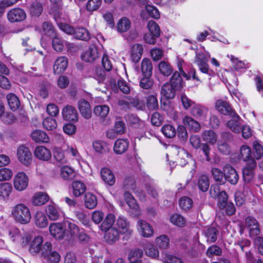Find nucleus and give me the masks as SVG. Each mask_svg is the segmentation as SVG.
I'll list each match as a JSON object with an SVG mask.
<instances>
[{
  "label": "nucleus",
  "instance_id": "nucleus-1",
  "mask_svg": "<svg viewBox=\"0 0 263 263\" xmlns=\"http://www.w3.org/2000/svg\"><path fill=\"white\" fill-rule=\"evenodd\" d=\"M11 215L16 222L21 224H27L31 219L30 210L23 203H19L14 206L11 210Z\"/></svg>",
  "mask_w": 263,
  "mask_h": 263
},
{
  "label": "nucleus",
  "instance_id": "nucleus-2",
  "mask_svg": "<svg viewBox=\"0 0 263 263\" xmlns=\"http://www.w3.org/2000/svg\"><path fill=\"white\" fill-rule=\"evenodd\" d=\"M115 226L119 232L124 235V238L128 239L133 233L129 220L124 216H119L116 220Z\"/></svg>",
  "mask_w": 263,
  "mask_h": 263
},
{
  "label": "nucleus",
  "instance_id": "nucleus-3",
  "mask_svg": "<svg viewBox=\"0 0 263 263\" xmlns=\"http://www.w3.org/2000/svg\"><path fill=\"white\" fill-rule=\"evenodd\" d=\"M10 239L13 242L21 246H26L30 237L23 230H21L16 228H11L9 232Z\"/></svg>",
  "mask_w": 263,
  "mask_h": 263
},
{
  "label": "nucleus",
  "instance_id": "nucleus-4",
  "mask_svg": "<svg viewBox=\"0 0 263 263\" xmlns=\"http://www.w3.org/2000/svg\"><path fill=\"white\" fill-rule=\"evenodd\" d=\"M16 157L19 162L25 166H29L32 161V155L29 148L24 145L16 149Z\"/></svg>",
  "mask_w": 263,
  "mask_h": 263
},
{
  "label": "nucleus",
  "instance_id": "nucleus-5",
  "mask_svg": "<svg viewBox=\"0 0 263 263\" xmlns=\"http://www.w3.org/2000/svg\"><path fill=\"white\" fill-rule=\"evenodd\" d=\"M29 184V177L23 172L17 173L14 176L13 185L15 190L22 192L27 189Z\"/></svg>",
  "mask_w": 263,
  "mask_h": 263
},
{
  "label": "nucleus",
  "instance_id": "nucleus-6",
  "mask_svg": "<svg viewBox=\"0 0 263 263\" xmlns=\"http://www.w3.org/2000/svg\"><path fill=\"white\" fill-rule=\"evenodd\" d=\"M42 256L47 259L50 263H58L61 258L57 252L51 251V244L49 242H46L43 246Z\"/></svg>",
  "mask_w": 263,
  "mask_h": 263
},
{
  "label": "nucleus",
  "instance_id": "nucleus-7",
  "mask_svg": "<svg viewBox=\"0 0 263 263\" xmlns=\"http://www.w3.org/2000/svg\"><path fill=\"white\" fill-rule=\"evenodd\" d=\"M245 226L249 232L250 237H255L260 233L259 223L253 217L249 216L246 218Z\"/></svg>",
  "mask_w": 263,
  "mask_h": 263
},
{
  "label": "nucleus",
  "instance_id": "nucleus-8",
  "mask_svg": "<svg viewBox=\"0 0 263 263\" xmlns=\"http://www.w3.org/2000/svg\"><path fill=\"white\" fill-rule=\"evenodd\" d=\"M256 166V162L254 159H251L246 163L242 170L243 179L245 182L249 183L253 180Z\"/></svg>",
  "mask_w": 263,
  "mask_h": 263
},
{
  "label": "nucleus",
  "instance_id": "nucleus-9",
  "mask_svg": "<svg viewBox=\"0 0 263 263\" xmlns=\"http://www.w3.org/2000/svg\"><path fill=\"white\" fill-rule=\"evenodd\" d=\"M137 229L139 234L144 237L149 238L154 235L152 226L145 220L139 219L137 223Z\"/></svg>",
  "mask_w": 263,
  "mask_h": 263
},
{
  "label": "nucleus",
  "instance_id": "nucleus-10",
  "mask_svg": "<svg viewBox=\"0 0 263 263\" xmlns=\"http://www.w3.org/2000/svg\"><path fill=\"white\" fill-rule=\"evenodd\" d=\"M224 181H228L230 183L235 185L239 180V176L236 170L231 165L227 164L223 167Z\"/></svg>",
  "mask_w": 263,
  "mask_h": 263
},
{
  "label": "nucleus",
  "instance_id": "nucleus-11",
  "mask_svg": "<svg viewBox=\"0 0 263 263\" xmlns=\"http://www.w3.org/2000/svg\"><path fill=\"white\" fill-rule=\"evenodd\" d=\"M232 119L227 123V126L234 133H240L242 127L240 117L236 113L230 115Z\"/></svg>",
  "mask_w": 263,
  "mask_h": 263
},
{
  "label": "nucleus",
  "instance_id": "nucleus-12",
  "mask_svg": "<svg viewBox=\"0 0 263 263\" xmlns=\"http://www.w3.org/2000/svg\"><path fill=\"white\" fill-rule=\"evenodd\" d=\"M208 60L202 52L196 53L195 58V63L199 67L201 72L209 73V69L208 64Z\"/></svg>",
  "mask_w": 263,
  "mask_h": 263
},
{
  "label": "nucleus",
  "instance_id": "nucleus-13",
  "mask_svg": "<svg viewBox=\"0 0 263 263\" xmlns=\"http://www.w3.org/2000/svg\"><path fill=\"white\" fill-rule=\"evenodd\" d=\"M26 16L25 12L21 8L12 9L7 14L8 19L12 23L22 21Z\"/></svg>",
  "mask_w": 263,
  "mask_h": 263
},
{
  "label": "nucleus",
  "instance_id": "nucleus-14",
  "mask_svg": "<svg viewBox=\"0 0 263 263\" xmlns=\"http://www.w3.org/2000/svg\"><path fill=\"white\" fill-rule=\"evenodd\" d=\"M63 118L68 121L77 122L79 116L76 109L71 105H67L62 111Z\"/></svg>",
  "mask_w": 263,
  "mask_h": 263
},
{
  "label": "nucleus",
  "instance_id": "nucleus-15",
  "mask_svg": "<svg viewBox=\"0 0 263 263\" xmlns=\"http://www.w3.org/2000/svg\"><path fill=\"white\" fill-rule=\"evenodd\" d=\"M34 156L39 160L48 161L51 157L50 149L44 146H36L34 151Z\"/></svg>",
  "mask_w": 263,
  "mask_h": 263
},
{
  "label": "nucleus",
  "instance_id": "nucleus-16",
  "mask_svg": "<svg viewBox=\"0 0 263 263\" xmlns=\"http://www.w3.org/2000/svg\"><path fill=\"white\" fill-rule=\"evenodd\" d=\"M228 198L218 201V208L222 213L225 212L228 215H232L235 213L236 209L232 202L228 201Z\"/></svg>",
  "mask_w": 263,
  "mask_h": 263
},
{
  "label": "nucleus",
  "instance_id": "nucleus-17",
  "mask_svg": "<svg viewBox=\"0 0 263 263\" xmlns=\"http://www.w3.org/2000/svg\"><path fill=\"white\" fill-rule=\"evenodd\" d=\"M49 231L51 235L58 239H62L65 235V229L61 223H53L50 225Z\"/></svg>",
  "mask_w": 263,
  "mask_h": 263
},
{
  "label": "nucleus",
  "instance_id": "nucleus-18",
  "mask_svg": "<svg viewBox=\"0 0 263 263\" xmlns=\"http://www.w3.org/2000/svg\"><path fill=\"white\" fill-rule=\"evenodd\" d=\"M123 185L126 189L133 191L141 200L144 199L145 194L142 191L136 189L135 180L133 178L128 177L126 178L124 181Z\"/></svg>",
  "mask_w": 263,
  "mask_h": 263
},
{
  "label": "nucleus",
  "instance_id": "nucleus-19",
  "mask_svg": "<svg viewBox=\"0 0 263 263\" xmlns=\"http://www.w3.org/2000/svg\"><path fill=\"white\" fill-rule=\"evenodd\" d=\"M207 113L208 109L199 104L194 105L191 110V114L200 120H205Z\"/></svg>",
  "mask_w": 263,
  "mask_h": 263
},
{
  "label": "nucleus",
  "instance_id": "nucleus-20",
  "mask_svg": "<svg viewBox=\"0 0 263 263\" xmlns=\"http://www.w3.org/2000/svg\"><path fill=\"white\" fill-rule=\"evenodd\" d=\"M78 107L82 117L88 119L91 117V108L89 103L84 99H81L78 103Z\"/></svg>",
  "mask_w": 263,
  "mask_h": 263
},
{
  "label": "nucleus",
  "instance_id": "nucleus-21",
  "mask_svg": "<svg viewBox=\"0 0 263 263\" xmlns=\"http://www.w3.org/2000/svg\"><path fill=\"white\" fill-rule=\"evenodd\" d=\"M68 66V60L65 57L58 58L55 61L53 65V72L54 74H60L63 72Z\"/></svg>",
  "mask_w": 263,
  "mask_h": 263
},
{
  "label": "nucleus",
  "instance_id": "nucleus-22",
  "mask_svg": "<svg viewBox=\"0 0 263 263\" xmlns=\"http://www.w3.org/2000/svg\"><path fill=\"white\" fill-rule=\"evenodd\" d=\"M215 107L219 112L223 115L230 116L235 112L228 102L221 100L216 101Z\"/></svg>",
  "mask_w": 263,
  "mask_h": 263
},
{
  "label": "nucleus",
  "instance_id": "nucleus-23",
  "mask_svg": "<svg viewBox=\"0 0 263 263\" xmlns=\"http://www.w3.org/2000/svg\"><path fill=\"white\" fill-rule=\"evenodd\" d=\"M101 176L103 181L107 184L112 186L116 181L115 175L108 168L104 167L101 170Z\"/></svg>",
  "mask_w": 263,
  "mask_h": 263
},
{
  "label": "nucleus",
  "instance_id": "nucleus-24",
  "mask_svg": "<svg viewBox=\"0 0 263 263\" xmlns=\"http://www.w3.org/2000/svg\"><path fill=\"white\" fill-rule=\"evenodd\" d=\"M98 56L99 53L97 47L92 45L83 54L82 59L86 62H91L96 60Z\"/></svg>",
  "mask_w": 263,
  "mask_h": 263
},
{
  "label": "nucleus",
  "instance_id": "nucleus-25",
  "mask_svg": "<svg viewBox=\"0 0 263 263\" xmlns=\"http://www.w3.org/2000/svg\"><path fill=\"white\" fill-rule=\"evenodd\" d=\"M46 212L49 218L52 220L58 219L61 214V210L54 203L48 205L46 207Z\"/></svg>",
  "mask_w": 263,
  "mask_h": 263
},
{
  "label": "nucleus",
  "instance_id": "nucleus-26",
  "mask_svg": "<svg viewBox=\"0 0 263 263\" xmlns=\"http://www.w3.org/2000/svg\"><path fill=\"white\" fill-rule=\"evenodd\" d=\"M104 232H105L104 235V239L108 243H112L119 238L120 233L115 227Z\"/></svg>",
  "mask_w": 263,
  "mask_h": 263
},
{
  "label": "nucleus",
  "instance_id": "nucleus-27",
  "mask_svg": "<svg viewBox=\"0 0 263 263\" xmlns=\"http://www.w3.org/2000/svg\"><path fill=\"white\" fill-rule=\"evenodd\" d=\"M43 242V237L40 236L35 237L31 242L30 247L29 251L31 254H35L40 252L42 254L43 250V247H42V244Z\"/></svg>",
  "mask_w": 263,
  "mask_h": 263
},
{
  "label": "nucleus",
  "instance_id": "nucleus-28",
  "mask_svg": "<svg viewBox=\"0 0 263 263\" xmlns=\"http://www.w3.org/2000/svg\"><path fill=\"white\" fill-rule=\"evenodd\" d=\"M49 200L48 195L42 192H38L34 194L32 198V203L35 206L44 204Z\"/></svg>",
  "mask_w": 263,
  "mask_h": 263
},
{
  "label": "nucleus",
  "instance_id": "nucleus-29",
  "mask_svg": "<svg viewBox=\"0 0 263 263\" xmlns=\"http://www.w3.org/2000/svg\"><path fill=\"white\" fill-rule=\"evenodd\" d=\"M128 145L129 142L127 139H118L115 142L114 151L117 154H122L127 150Z\"/></svg>",
  "mask_w": 263,
  "mask_h": 263
},
{
  "label": "nucleus",
  "instance_id": "nucleus-30",
  "mask_svg": "<svg viewBox=\"0 0 263 263\" xmlns=\"http://www.w3.org/2000/svg\"><path fill=\"white\" fill-rule=\"evenodd\" d=\"M180 72L175 71L171 78L170 83L173 87H174L176 91L180 90L183 86V82L180 76Z\"/></svg>",
  "mask_w": 263,
  "mask_h": 263
},
{
  "label": "nucleus",
  "instance_id": "nucleus-31",
  "mask_svg": "<svg viewBox=\"0 0 263 263\" xmlns=\"http://www.w3.org/2000/svg\"><path fill=\"white\" fill-rule=\"evenodd\" d=\"M12 190V186L10 183H0V199L4 200L8 199Z\"/></svg>",
  "mask_w": 263,
  "mask_h": 263
},
{
  "label": "nucleus",
  "instance_id": "nucleus-32",
  "mask_svg": "<svg viewBox=\"0 0 263 263\" xmlns=\"http://www.w3.org/2000/svg\"><path fill=\"white\" fill-rule=\"evenodd\" d=\"M211 197L213 198H218V202L228 198L226 192L221 191L219 186L217 185L212 186L210 191Z\"/></svg>",
  "mask_w": 263,
  "mask_h": 263
},
{
  "label": "nucleus",
  "instance_id": "nucleus-33",
  "mask_svg": "<svg viewBox=\"0 0 263 263\" xmlns=\"http://www.w3.org/2000/svg\"><path fill=\"white\" fill-rule=\"evenodd\" d=\"M176 91V90L169 83H166L161 88V95L164 98L172 99L175 96Z\"/></svg>",
  "mask_w": 263,
  "mask_h": 263
},
{
  "label": "nucleus",
  "instance_id": "nucleus-34",
  "mask_svg": "<svg viewBox=\"0 0 263 263\" xmlns=\"http://www.w3.org/2000/svg\"><path fill=\"white\" fill-rule=\"evenodd\" d=\"M73 194L75 197H79L83 194L86 189L85 184L78 180L73 181L72 183Z\"/></svg>",
  "mask_w": 263,
  "mask_h": 263
},
{
  "label": "nucleus",
  "instance_id": "nucleus-35",
  "mask_svg": "<svg viewBox=\"0 0 263 263\" xmlns=\"http://www.w3.org/2000/svg\"><path fill=\"white\" fill-rule=\"evenodd\" d=\"M115 217L114 214H108L105 217L102 222L100 226V229L102 231H105L111 228H114L112 227L113 224L115 222Z\"/></svg>",
  "mask_w": 263,
  "mask_h": 263
},
{
  "label": "nucleus",
  "instance_id": "nucleus-36",
  "mask_svg": "<svg viewBox=\"0 0 263 263\" xmlns=\"http://www.w3.org/2000/svg\"><path fill=\"white\" fill-rule=\"evenodd\" d=\"M34 220L36 226L39 228H45L48 224V221L46 216L41 211H38L35 213Z\"/></svg>",
  "mask_w": 263,
  "mask_h": 263
},
{
  "label": "nucleus",
  "instance_id": "nucleus-37",
  "mask_svg": "<svg viewBox=\"0 0 263 263\" xmlns=\"http://www.w3.org/2000/svg\"><path fill=\"white\" fill-rule=\"evenodd\" d=\"M131 22L126 17H123L120 19L117 24V30L119 32L123 33L127 31L130 28Z\"/></svg>",
  "mask_w": 263,
  "mask_h": 263
},
{
  "label": "nucleus",
  "instance_id": "nucleus-38",
  "mask_svg": "<svg viewBox=\"0 0 263 263\" xmlns=\"http://www.w3.org/2000/svg\"><path fill=\"white\" fill-rule=\"evenodd\" d=\"M143 53L142 46L139 44H134L131 51V58L132 61L135 62H138L141 58Z\"/></svg>",
  "mask_w": 263,
  "mask_h": 263
},
{
  "label": "nucleus",
  "instance_id": "nucleus-39",
  "mask_svg": "<svg viewBox=\"0 0 263 263\" xmlns=\"http://www.w3.org/2000/svg\"><path fill=\"white\" fill-rule=\"evenodd\" d=\"M31 138L36 142H48L49 138L47 135L41 130H35L31 133Z\"/></svg>",
  "mask_w": 263,
  "mask_h": 263
},
{
  "label": "nucleus",
  "instance_id": "nucleus-40",
  "mask_svg": "<svg viewBox=\"0 0 263 263\" xmlns=\"http://www.w3.org/2000/svg\"><path fill=\"white\" fill-rule=\"evenodd\" d=\"M218 234V231L216 228L214 227L208 228L204 232L206 242L208 243H213L216 241Z\"/></svg>",
  "mask_w": 263,
  "mask_h": 263
},
{
  "label": "nucleus",
  "instance_id": "nucleus-41",
  "mask_svg": "<svg viewBox=\"0 0 263 263\" xmlns=\"http://www.w3.org/2000/svg\"><path fill=\"white\" fill-rule=\"evenodd\" d=\"M124 198L129 207L130 209L135 210L136 212H138L137 213V215L140 214L139 212V206L136 199L134 198L132 194L128 192H126L124 194Z\"/></svg>",
  "mask_w": 263,
  "mask_h": 263
},
{
  "label": "nucleus",
  "instance_id": "nucleus-42",
  "mask_svg": "<svg viewBox=\"0 0 263 263\" xmlns=\"http://www.w3.org/2000/svg\"><path fill=\"white\" fill-rule=\"evenodd\" d=\"M202 138L203 141L209 143L211 145H214L217 142V135L212 130H205L202 134Z\"/></svg>",
  "mask_w": 263,
  "mask_h": 263
},
{
  "label": "nucleus",
  "instance_id": "nucleus-43",
  "mask_svg": "<svg viewBox=\"0 0 263 263\" xmlns=\"http://www.w3.org/2000/svg\"><path fill=\"white\" fill-rule=\"evenodd\" d=\"M156 246L161 249H166L169 247L170 238L166 235H161L156 238Z\"/></svg>",
  "mask_w": 263,
  "mask_h": 263
},
{
  "label": "nucleus",
  "instance_id": "nucleus-44",
  "mask_svg": "<svg viewBox=\"0 0 263 263\" xmlns=\"http://www.w3.org/2000/svg\"><path fill=\"white\" fill-rule=\"evenodd\" d=\"M141 71L144 76L151 77L152 74L153 66L148 59H143L141 63Z\"/></svg>",
  "mask_w": 263,
  "mask_h": 263
},
{
  "label": "nucleus",
  "instance_id": "nucleus-45",
  "mask_svg": "<svg viewBox=\"0 0 263 263\" xmlns=\"http://www.w3.org/2000/svg\"><path fill=\"white\" fill-rule=\"evenodd\" d=\"M6 98L10 109L12 110H16L20 105L17 97L14 93H10L7 95Z\"/></svg>",
  "mask_w": 263,
  "mask_h": 263
},
{
  "label": "nucleus",
  "instance_id": "nucleus-46",
  "mask_svg": "<svg viewBox=\"0 0 263 263\" xmlns=\"http://www.w3.org/2000/svg\"><path fill=\"white\" fill-rule=\"evenodd\" d=\"M158 68L160 73L166 77L170 76L173 71L172 66L166 61L160 62L158 65Z\"/></svg>",
  "mask_w": 263,
  "mask_h": 263
},
{
  "label": "nucleus",
  "instance_id": "nucleus-47",
  "mask_svg": "<svg viewBox=\"0 0 263 263\" xmlns=\"http://www.w3.org/2000/svg\"><path fill=\"white\" fill-rule=\"evenodd\" d=\"M120 104L125 103L127 104H131L135 107L137 109L142 110L144 108V104L143 102L140 101L137 98H127L126 100L120 101Z\"/></svg>",
  "mask_w": 263,
  "mask_h": 263
},
{
  "label": "nucleus",
  "instance_id": "nucleus-48",
  "mask_svg": "<svg viewBox=\"0 0 263 263\" xmlns=\"http://www.w3.org/2000/svg\"><path fill=\"white\" fill-rule=\"evenodd\" d=\"M84 201L85 206L89 209L95 208L97 204V197L90 193H88L85 195Z\"/></svg>",
  "mask_w": 263,
  "mask_h": 263
},
{
  "label": "nucleus",
  "instance_id": "nucleus-49",
  "mask_svg": "<svg viewBox=\"0 0 263 263\" xmlns=\"http://www.w3.org/2000/svg\"><path fill=\"white\" fill-rule=\"evenodd\" d=\"M183 123L189 128L195 132H198L200 129L199 123L190 117L185 116L183 119Z\"/></svg>",
  "mask_w": 263,
  "mask_h": 263
},
{
  "label": "nucleus",
  "instance_id": "nucleus-50",
  "mask_svg": "<svg viewBox=\"0 0 263 263\" xmlns=\"http://www.w3.org/2000/svg\"><path fill=\"white\" fill-rule=\"evenodd\" d=\"M61 176L65 180H70L74 177V172L71 167L65 165L61 168Z\"/></svg>",
  "mask_w": 263,
  "mask_h": 263
},
{
  "label": "nucleus",
  "instance_id": "nucleus-51",
  "mask_svg": "<svg viewBox=\"0 0 263 263\" xmlns=\"http://www.w3.org/2000/svg\"><path fill=\"white\" fill-rule=\"evenodd\" d=\"M109 108L107 105H98L93 110L94 114L102 118L106 117L109 113Z\"/></svg>",
  "mask_w": 263,
  "mask_h": 263
},
{
  "label": "nucleus",
  "instance_id": "nucleus-52",
  "mask_svg": "<svg viewBox=\"0 0 263 263\" xmlns=\"http://www.w3.org/2000/svg\"><path fill=\"white\" fill-rule=\"evenodd\" d=\"M74 33L75 37L79 40L87 41L90 39L88 31L84 28H77L74 30Z\"/></svg>",
  "mask_w": 263,
  "mask_h": 263
},
{
  "label": "nucleus",
  "instance_id": "nucleus-53",
  "mask_svg": "<svg viewBox=\"0 0 263 263\" xmlns=\"http://www.w3.org/2000/svg\"><path fill=\"white\" fill-rule=\"evenodd\" d=\"M127 121L135 127L143 128L144 126V123L140 120L137 116L134 115H129L127 117Z\"/></svg>",
  "mask_w": 263,
  "mask_h": 263
},
{
  "label": "nucleus",
  "instance_id": "nucleus-54",
  "mask_svg": "<svg viewBox=\"0 0 263 263\" xmlns=\"http://www.w3.org/2000/svg\"><path fill=\"white\" fill-rule=\"evenodd\" d=\"M53 156L57 162L62 164H65L67 162V158L66 157L64 152L60 148H55Z\"/></svg>",
  "mask_w": 263,
  "mask_h": 263
},
{
  "label": "nucleus",
  "instance_id": "nucleus-55",
  "mask_svg": "<svg viewBox=\"0 0 263 263\" xmlns=\"http://www.w3.org/2000/svg\"><path fill=\"white\" fill-rule=\"evenodd\" d=\"M240 156L241 159L245 161L249 162L251 159V148L247 145H242L240 149Z\"/></svg>",
  "mask_w": 263,
  "mask_h": 263
},
{
  "label": "nucleus",
  "instance_id": "nucleus-56",
  "mask_svg": "<svg viewBox=\"0 0 263 263\" xmlns=\"http://www.w3.org/2000/svg\"><path fill=\"white\" fill-rule=\"evenodd\" d=\"M92 146L94 150L99 153H105L107 149L106 143L103 141H95L92 143Z\"/></svg>",
  "mask_w": 263,
  "mask_h": 263
},
{
  "label": "nucleus",
  "instance_id": "nucleus-57",
  "mask_svg": "<svg viewBox=\"0 0 263 263\" xmlns=\"http://www.w3.org/2000/svg\"><path fill=\"white\" fill-rule=\"evenodd\" d=\"M13 176L12 170L7 167L0 168V182L9 181Z\"/></svg>",
  "mask_w": 263,
  "mask_h": 263
},
{
  "label": "nucleus",
  "instance_id": "nucleus-58",
  "mask_svg": "<svg viewBox=\"0 0 263 263\" xmlns=\"http://www.w3.org/2000/svg\"><path fill=\"white\" fill-rule=\"evenodd\" d=\"M52 38V45L53 48L58 52L62 51L64 46V41L59 37L57 34Z\"/></svg>",
  "mask_w": 263,
  "mask_h": 263
},
{
  "label": "nucleus",
  "instance_id": "nucleus-59",
  "mask_svg": "<svg viewBox=\"0 0 263 263\" xmlns=\"http://www.w3.org/2000/svg\"><path fill=\"white\" fill-rule=\"evenodd\" d=\"M212 176L214 180L220 183H224V173L217 168H213L211 170Z\"/></svg>",
  "mask_w": 263,
  "mask_h": 263
},
{
  "label": "nucleus",
  "instance_id": "nucleus-60",
  "mask_svg": "<svg viewBox=\"0 0 263 263\" xmlns=\"http://www.w3.org/2000/svg\"><path fill=\"white\" fill-rule=\"evenodd\" d=\"M222 253V250L219 247L212 245L208 248L206 254L209 257H213L214 256H220Z\"/></svg>",
  "mask_w": 263,
  "mask_h": 263
},
{
  "label": "nucleus",
  "instance_id": "nucleus-61",
  "mask_svg": "<svg viewBox=\"0 0 263 263\" xmlns=\"http://www.w3.org/2000/svg\"><path fill=\"white\" fill-rule=\"evenodd\" d=\"M170 221L173 224L178 227H183L185 223L183 217L178 214L172 215L170 217Z\"/></svg>",
  "mask_w": 263,
  "mask_h": 263
},
{
  "label": "nucleus",
  "instance_id": "nucleus-62",
  "mask_svg": "<svg viewBox=\"0 0 263 263\" xmlns=\"http://www.w3.org/2000/svg\"><path fill=\"white\" fill-rule=\"evenodd\" d=\"M144 251L146 255L152 258H157L159 257V251L151 244L148 245L145 247Z\"/></svg>",
  "mask_w": 263,
  "mask_h": 263
},
{
  "label": "nucleus",
  "instance_id": "nucleus-63",
  "mask_svg": "<svg viewBox=\"0 0 263 263\" xmlns=\"http://www.w3.org/2000/svg\"><path fill=\"white\" fill-rule=\"evenodd\" d=\"M179 206L180 207L184 210H187L191 209L193 205V200L191 198L184 196L180 198L179 200Z\"/></svg>",
  "mask_w": 263,
  "mask_h": 263
},
{
  "label": "nucleus",
  "instance_id": "nucleus-64",
  "mask_svg": "<svg viewBox=\"0 0 263 263\" xmlns=\"http://www.w3.org/2000/svg\"><path fill=\"white\" fill-rule=\"evenodd\" d=\"M164 256L161 259L163 263H183V260L176 256L164 254Z\"/></svg>",
  "mask_w": 263,
  "mask_h": 263
}]
</instances>
